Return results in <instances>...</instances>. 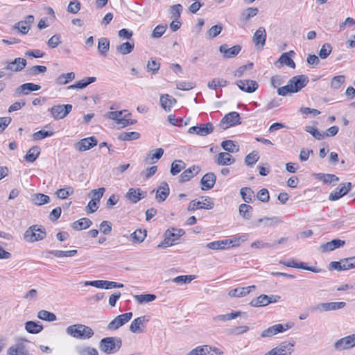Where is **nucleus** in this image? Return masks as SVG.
<instances>
[{"mask_svg":"<svg viewBox=\"0 0 355 355\" xmlns=\"http://www.w3.org/2000/svg\"><path fill=\"white\" fill-rule=\"evenodd\" d=\"M309 83V78L305 75L293 76L289 80L288 84L277 89V94L280 96H286L288 93H295L300 91Z\"/></svg>","mask_w":355,"mask_h":355,"instance_id":"1","label":"nucleus"},{"mask_svg":"<svg viewBox=\"0 0 355 355\" xmlns=\"http://www.w3.org/2000/svg\"><path fill=\"white\" fill-rule=\"evenodd\" d=\"M66 332L78 339H88L94 335V331L89 327L81 324L69 326L66 329Z\"/></svg>","mask_w":355,"mask_h":355,"instance_id":"2","label":"nucleus"},{"mask_svg":"<svg viewBox=\"0 0 355 355\" xmlns=\"http://www.w3.org/2000/svg\"><path fill=\"white\" fill-rule=\"evenodd\" d=\"M122 341L119 337H106L103 338L99 343L100 349L107 354H114L121 347Z\"/></svg>","mask_w":355,"mask_h":355,"instance_id":"3","label":"nucleus"},{"mask_svg":"<svg viewBox=\"0 0 355 355\" xmlns=\"http://www.w3.org/2000/svg\"><path fill=\"white\" fill-rule=\"evenodd\" d=\"M46 236L45 228L33 225L28 227L24 234V239L30 243L39 241Z\"/></svg>","mask_w":355,"mask_h":355,"instance_id":"4","label":"nucleus"},{"mask_svg":"<svg viewBox=\"0 0 355 355\" xmlns=\"http://www.w3.org/2000/svg\"><path fill=\"white\" fill-rule=\"evenodd\" d=\"M184 234L183 230L173 229V231L169 230L165 232V239L162 243L157 245L158 248L171 246L174 244L175 240L179 239Z\"/></svg>","mask_w":355,"mask_h":355,"instance_id":"5","label":"nucleus"},{"mask_svg":"<svg viewBox=\"0 0 355 355\" xmlns=\"http://www.w3.org/2000/svg\"><path fill=\"white\" fill-rule=\"evenodd\" d=\"M240 119L241 117L238 112H230L222 119L220 123V126L223 130H226L230 127L241 124V121Z\"/></svg>","mask_w":355,"mask_h":355,"instance_id":"6","label":"nucleus"},{"mask_svg":"<svg viewBox=\"0 0 355 355\" xmlns=\"http://www.w3.org/2000/svg\"><path fill=\"white\" fill-rule=\"evenodd\" d=\"M355 346V334L349 335L340 339H338L334 344L335 349L343 351L351 349Z\"/></svg>","mask_w":355,"mask_h":355,"instance_id":"7","label":"nucleus"},{"mask_svg":"<svg viewBox=\"0 0 355 355\" xmlns=\"http://www.w3.org/2000/svg\"><path fill=\"white\" fill-rule=\"evenodd\" d=\"M293 343L282 342L277 347L272 348L264 355H291L293 352Z\"/></svg>","mask_w":355,"mask_h":355,"instance_id":"8","label":"nucleus"},{"mask_svg":"<svg viewBox=\"0 0 355 355\" xmlns=\"http://www.w3.org/2000/svg\"><path fill=\"white\" fill-rule=\"evenodd\" d=\"M72 110L71 104L56 105L50 109L52 116L56 119H64Z\"/></svg>","mask_w":355,"mask_h":355,"instance_id":"9","label":"nucleus"},{"mask_svg":"<svg viewBox=\"0 0 355 355\" xmlns=\"http://www.w3.org/2000/svg\"><path fill=\"white\" fill-rule=\"evenodd\" d=\"M132 318V313L128 312L116 316L107 325V329L116 330Z\"/></svg>","mask_w":355,"mask_h":355,"instance_id":"10","label":"nucleus"},{"mask_svg":"<svg viewBox=\"0 0 355 355\" xmlns=\"http://www.w3.org/2000/svg\"><path fill=\"white\" fill-rule=\"evenodd\" d=\"M292 326V324L288 323L284 324H277L263 330L261 334V336L262 338L270 337L272 336L276 335L278 333L284 332L285 331L291 329Z\"/></svg>","mask_w":355,"mask_h":355,"instance_id":"11","label":"nucleus"},{"mask_svg":"<svg viewBox=\"0 0 355 355\" xmlns=\"http://www.w3.org/2000/svg\"><path fill=\"white\" fill-rule=\"evenodd\" d=\"M98 141L95 137H89L80 139L74 144V148L79 152L86 151L96 146Z\"/></svg>","mask_w":355,"mask_h":355,"instance_id":"12","label":"nucleus"},{"mask_svg":"<svg viewBox=\"0 0 355 355\" xmlns=\"http://www.w3.org/2000/svg\"><path fill=\"white\" fill-rule=\"evenodd\" d=\"M214 125L211 123H206L200 125L192 126L189 129V133L196 134L200 136H207L214 130Z\"/></svg>","mask_w":355,"mask_h":355,"instance_id":"13","label":"nucleus"},{"mask_svg":"<svg viewBox=\"0 0 355 355\" xmlns=\"http://www.w3.org/2000/svg\"><path fill=\"white\" fill-rule=\"evenodd\" d=\"M241 50L240 45H235L232 47H229L226 44L219 46V52L223 53L225 59H230L236 57Z\"/></svg>","mask_w":355,"mask_h":355,"instance_id":"14","label":"nucleus"},{"mask_svg":"<svg viewBox=\"0 0 355 355\" xmlns=\"http://www.w3.org/2000/svg\"><path fill=\"white\" fill-rule=\"evenodd\" d=\"M214 206V203L210 200L209 197H206L203 202L192 200L187 208L189 211H193L198 209H211Z\"/></svg>","mask_w":355,"mask_h":355,"instance_id":"15","label":"nucleus"},{"mask_svg":"<svg viewBox=\"0 0 355 355\" xmlns=\"http://www.w3.org/2000/svg\"><path fill=\"white\" fill-rule=\"evenodd\" d=\"M346 303L344 302H323L318 304L315 309L320 311H329L341 309L344 308Z\"/></svg>","mask_w":355,"mask_h":355,"instance_id":"16","label":"nucleus"},{"mask_svg":"<svg viewBox=\"0 0 355 355\" xmlns=\"http://www.w3.org/2000/svg\"><path fill=\"white\" fill-rule=\"evenodd\" d=\"M345 244V241L339 239H333L331 241L322 243L320 245V250L323 252L333 251L337 248L343 247Z\"/></svg>","mask_w":355,"mask_h":355,"instance_id":"17","label":"nucleus"},{"mask_svg":"<svg viewBox=\"0 0 355 355\" xmlns=\"http://www.w3.org/2000/svg\"><path fill=\"white\" fill-rule=\"evenodd\" d=\"M41 89V86L32 83L22 84L15 89L17 96L28 95L31 92L38 91Z\"/></svg>","mask_w":355,"mask_h":355,"instance_id":"18","label":"nucleus"},{"mask_svg":"<svg viewBox=\"0 0 355 355\" xmlns=\"http://www.w3.org/2000/svg\"><path fill=\"white\" fill-rule=\"evenodd\" d=\"M239 89L247 93H252L258 89V83L251 80H240L236 82Z\"/></svg>","mask_w":355,"mask_h":355,"instance_id":"19","label":"nucleus"},{"mask_svg":"<svg viewBox=\"0 0 355 355\" xmlns=\"http://www.w3.org/2000/svg\"><path fill=\"white\" fill-rule=\"evenodd\" d=\"M170 193V188L167 182H162L156 190L155 199L158 202H164Z\"/></svg>","mask_w":355,"mask_h":355,"instance_id":"20","label":"nucleus"},{"mask_svg":"<svg viewBox=\"0 0 355 355\" xmlns=\"http://www.w3.org/2000/svg\"><path fill=\"white\" fill-rule=\"evenodd\" d=\"M253 42L259 48H263L266 43V32L263 27H259L253 35Z\"/></svg>","mask_w":355,"mask_h":355,"instance_id":"21","label":"nucleus"},{"mask_svg":"<svg viewBox=\"0 0 355 355\" xmlns=\"http://www.w3.org/2000/svg\"><path fill=\"white\" fill-rule=\"evenodd\" d=\"M26 65V60L21 58H17L14 61L9 62L6 67V69L18 72L21 71Z\"/></svg>","mask_w":355,"mask_h":355,"instance_id":"22","label":"nucleus"},{"mask_svg":"<svg viewBox=\"0 0 355 355\" xmlns=\"http://www.w3.org/2000/svg\"><path fill=\"white\" fill-rule=\"evenodd\" d=\"M200 171L199 166L193 165L189 168L186 169L180 176V182H184L189 181L193 177L196 175Z\"/></svg>","mask_w":355,"mask_h":355,"instance_id":"23","label":"nucleus"},{"mask_svg":"<svg viewBox=\"0 0 355 355\" xmlns=\"http://www.w3.org/2000/svg\"><path fill=\"white\" fill-rule=\"evenodd\" d=\"M216 180V177L214 173H206L201 179L200 183L203 186L204 189H211L214 187Z\"/></svg>","mask_w":355,"mask_h":355,"instance_id":"24","label":"nucleus"},{"mask_svg":"<svg viewBox=\"0 0 355 355\" xmlns=\"http://www.w3.org/2000/svg\"><path fill=\"white\" fill-rule=\"evenodd\" d=\"M196 351L198 355H221L223 352L216 347H211L209 345L197 347Z\"/></svg>","mask_w":355,"mask_h":355,"instance_id":"25","label":"nucleus"},{"mask_svg":"<svg viewBox=\"0 0 355 355\" xmlns=\"http://www.w3.org/2000/svg\"><path fill=\"white\" fill-rule=\"evenodd\" d=\"M164 154V149L162 148H157L153 151L149 152L146 157L144 161L146 164H151L159 159Z\"/></svg>","mask_w":355,"mask_h":355,"instance_id":"26","label":"nucleus"},{"mask_svg":"<svg viewBox=\"0 0 355 355\" xmlns=\"http://www.w3.org/2000/svg\"><path fill=\"white\" fill-rule=\"evenodd\" d=\"M348 193V189H345V184H340L339 186L329 193V200L335 201Z\"/></svg>","mask_w":355,"mask_h":355,"instance_id":"27","label":"nucleus"},{"mask_svg":"<svg viewBox=\"0 0 355 355\" xmlns=\"http://www.w3.org/2000/svg\"><path fill=\"white\" fill-rule=\"evenodd\" d=\"M234 162L235 159L227 152L220 153L216 159V163L221 166L230 165Z\"/></svg>","mask_w":355,"mask_h":355,"instance_id":"28","label":"nucleus"},{"mask_svg":"<svg viewBox=\"0 0 355 355\" xmlns=\"http://www.w3.org/2000/svg\"><path fill=\"white\" fill-rule=\"evenodd\" d=\"M142 191L140 189L130 188L126 193V198L133 203H137L146 196H141Z\"/></svg>","mask_w":355,"mask_h":355,"instance_id":"29","label":"nucleus"},{"mask_svg":"<svg viewBox=\"0 0 355 355\" xmlns=\"http://www.w3.org/2000/svg\"><path fill=\"white\" fill-rule=\"evenodd\" d=\"M176 99L168 94L162 95L160 96L161 106L166 111H170L172 106L176 103Z\"/></svg>","mask_w":355,"mask_h":355,"instance_id":"30","label":"nucleus"},{"mask_svg":"<svg viewBox=\"0 0 355 355\" xmlns=\"http://www.w3.org/2000/svg\"><path fill=\"white\" fill-rule=\"evenodd\" d=\"M92 225V221L90 219L87 218H83L80 220L73 222L71 225V227L74 230L80 231L89 227Z\"/></svg>","mask_w":355,"mask_h":355,"instance_id":"31","label":"nucleus"},{"mask_svg":"<svg viewBox=\"0 0 355 355\" xmlns=\"http://www.w3.org/2000/svg\"><path fill=\"white\" fill-rule=\"evenodd\" d=\"M148 320L146 318V316H141L135 319L130 325V331L133 333H140L142 330L140 329V326L143 325L144 322H148Z\"/></svg>","mask_w":355,"mask_h":355,"instance_id":"32","label":"nucleus"},{"mask_svg":"<svg viewBox=\"0 0 355 355\" xmlns=\"http://www.w3.org/2000/svg\"><path fill=\"white\" fill-rule=\"evenodd\" d=\"M252 288H255V286H250L248 287L243 288H236L231 290L229 292V295L231 297H241L245 296L247 294L250 293Z\"/></svg>","mask_w":355,"mask_h":355,"instance_id":"33","label":"nucleus"},{"mask_svg":"<svg viewBox=\"0 0 355 355\" xmlns=\"http://www.w3.org/2000/svg\"><path fill=\"white\" fill-rule=\"evenodd\" d=\"M294 54H295V53L293 51H290L289 52L284 53L280 56V58L279 59V62H280V63L284 64L288 67H290L292 69H295V64L294 61L293 60V59L290 57V55H292Z\"/></svg>","mask_w":355,"mask_h":355,"instance_id":"34","label":"nucleus"},{"mask_svg":"<svg viewBox=\"0 0 355 355\" xmlns=\"http://www.w3.org/2000/svg\"><path fill=\"white\" fill-rule=\"evenodd\" d=\"M269 304H270V301L268 300V295L264 294L254 298L250 303L253 307L265 306Z\"/></svg>","mask_w":355,"mask_h":355,"instance_id":"35","label":"nucleus"},{"mask_svg":"<svg viewBox=\"0 0 355 355\" xmlns=\"http://www.w3.org/2000/svg\"><path fill=\"white\" fill-rule=\"evenodd\" d=\"M146 237V230L137 229L130 234L131 241L133 243H141Z\"/></svg>","mask_w":355,"mask_h":355,"instance_id":"36","label":"nucleus"},{"mask_svg":"<svg viewBox=\"0 0 355 355\" xmlns=\"http://www.w3.org/2000/svg\"><path fill=\"white\" fill-rule=\"evenodd\" d=\"M40 154V148L35 146L31 148L27 152L26 155L24 157L26 161L28 162H33L36 160L38 156Z\"/></svg>","mask_w":355,"mask_h":355,"instance_id":"37","label":"nucleus"},{"mask_svg":"<svg viewBox=\"0 0 355 355\" xmlns=\"http://www.w3.org/2000/svg\"><path fill=\"white\" fill-rule=\"evenodd\" d=\"M110 40L106 37H101L98 40V51L100 54L105 55L110 49Z\"/></svg>","mask_w":355,"mask_h":355,"instance_id":"38","label":"nucleus"},{"mask_svg":"<svg viewBox=\"0 0 355 355\" xmlns=\"http://www.w3.org/2000/svg\"><path fill=\"white\" fill-rule=\"evenodd\" d=\"M26 330L31 334H38L42 329L43 327L40 322H35L33 321H28L25 323Z\"/></svg>","mask_w":355,"mask_h":355,"instance_id":"39","label":"nucleus"},{"mask_svg":"<svg viewBox=\"0 0 355 355\" xmlns=\"http://www.w3.org/2000/svg\"><path fill=\"white\" fill-rule=\"evenodd\" d=\"M47 69L45 66L42 65H35L31 67H28L26 70V74L27 76H34L40 73H43L46 71Z\"/></svg>","mask_w":355,"mask_h":355,"instance_id":"40","label":"nucleus"},{"mask_svg":"<svg viewBox=\"0 0 355 355\" xmlns=\"http://www.w3.org/2000/svg\"><path fill=\"white\" fill-rule=\"evenodd\" d=\"M304 130L311 134L313 137H315L318 140H322L325 137L329 136V134H325V132H320L317 128L310 125L305 126Z\"/></svg>","mask_w":355,"mask_h":355,"instance_id":"41","label":"nucleus"},{"mask_svg":"<svg viewBox=\"0 0 355 355\" xmlns=\"http://www.w3.org/2000/svg\"><path fill=\"white\" fill-rule=\"evenodd\" d=\"M222 148L227 153H236L239 150V146L232 140H225L221 143Z\"/></svg>","mask_w":355,"mask_h":355,"instance_id":"42","label":"nucleus"},{"mask_svg":"<svg viewBox=\"0 0 355 355\" xmlns=\"http://www.w3.org/2000/svg\"><path fill=\"white\" fill-rule=\"evenodd\" d=\"M134 47V43L126 42L117 46L116 51L122 55H126L131 53L133 51Z\"/></svg>","mask_w":355,"mask_h":355,"instance_id":"43","label":"nucleus"},{"mask_svg":"<svg viewBox=\"0 0 355 355\" xmlns=\"http://www.w3.org/2000/svg\"><path fill=\"white\" fill-rule=\"evenodd\" d=\"M252 209V207L247 204H241L239 208V214L245 220L251 218Z\"/></svg>","mask_w":355,"mask_h":355,"instance_id":"44","label":"nucleus"},{"mask_svg":"<svg viewBox=\"0 0 355 355\" xmlns=\"http://www.w3.org/2000/svg\"><path fill=\"white\" fill-rule=\"evenodd\" d=\"M240 194L242 199L247 203L252 202L254 191L250 187H243L240 190Z\"/></svg>","mask_w":355,"mask_h":355,"instance_id":"45","label":"nucleus"},{"mask_svg":"<svg viewBox=\"0 0 355 355\" xmlns=\"http://www.w3.org/2000/svg\"><path fill=\"white\" fill-rule=\"evenodd\" d=\"M140 137V134L137 132H121L118 139L121 141H132L136 140Z\"/></svg>","mask_w":355,"mask_h":355,"instance_id":"46","label":"nucleus"},{"mask_svg":"<svg viewBox=\"0 0 355 355\" xmlns=\"http://www.w3.org/2000/svg\"><path fill=\"white\" fill-rule=\"evenodd\" d=\"M228 82L223 78H214L208 83V87L211 89H217L218 87H223L227 85Z\"/></svg>","mask_w":355,"mask_h":355,"instance_id":"47","label":"nucleus"},{"mask_svg":"<svg viewBox=\"0 0 355 355\" xmlns=\"http://www.w3.org/2000/svg\"><path fill=\"white\" fill-rule=\"evenodd\" d=\"M75 78V73L73 72H69L67 73H62L57 78V83L59 85H66L69 81Z\"/></svg>","mask_w":355,"mask_h":355,"instance_id":"48","label":"nucleus"},{"mask_svg":"<svg viewBox=\"0 0 355 355\" xmlns=\"http://www.w3.org/2000/svg\"><path fill=\"white\" fill-rule=\"evenodd\" d=\"M318 178L322 180L324 183L331 184L332 182H336L339 180L338 177L334 174H323L318 173L317 174Z\"/></svg>","mask_w":355,"mask_h":355,"instance_id":"49","label":"nucleus"},{"mask_svg":"<svg viewBox=\"0 0 355 355\" xmlns=\"http://www.w3.org/2000/svg\"><path fill=\"white\" fill-rule=\"evenodd\" d=\"M37 317L40 320H46L48 322H53L56 320V315L51 312L46 310H41L37 313Z\"/></svg>","mask_w":355,"mask_h":355,"instance_id":"50","label":"nucleus"},{"mask_svg":"<svg viewBox=\"0 0 355 355\" xmlns=\"http://www.w3.org/2000/svg\"><path fill=\"white\" fill-rule=\"evenodd\" d=\"M135 299L140 304L153 302L156 299V295L154 294H141L136 295Z\"/></svg>","mask_w":355,"mask_h":355,"instance_id":"51","label":"nucleus"},{"mask_svg":"<svg viewBox=\"0 0 355 355\" xmlns=\"http://www.w3.org/2000/svg\"><path fill=\"white\" fill-rule=\"evenodd\" d=\"M184 168L185 164L182 160H175L171 164V173L173 175H175Z\"/></svg>","mask_w":355,"mask_h":355,"instance_id":"52","label":"nucleus"},{"mask_svg":"<svg viewBox=\"0 0 355 355\" xmlns=\"http://www.w3.org/2000/svg\"><path fill=\"white\" fill-rule=\"evenodd\" d=\"M257 8H248L244 10L241 17V19L243 21H248L251 17L256 16L258 13Z\"/></svg>","mask_w":355,"mask_h":355,"instance_id":"53","label":"nucleus"},{"mask_svg":"<svg viewBox=\"0 0 355 355\" xmlns=\"http://www.w3.org/2000/svg\"><path fill=\"white\" fill-rule=\"evenodd\" d=\"M227 245V241L220 240L210 242L206 245V247L211 250H224Z\"/></svg>","mask_w":355,"mask_h":355,"instance_id":"54","label":"nucleus"},{"mask_svg":"<svg viewBox=\"0 0 355 355\" xmlns=\"http://www.w3.org/2000/svg\"><path fill=\"white\" fill-rule=\"evenodd\" d=\"M7 355H26V353L21 345H15L9 348Z\"/></svg>","mask_w":355,"mask_h":355,"instance_id":"55","label":"nucleus"},{"mask_svg":"<svg viewBox=\"0 0 355 355\" xmlns=\"http://www.w3.org/2000/svg\"><path fill=\"white\" fill-rule=\"evenodd\" d=\"M33 200L35 205H42L48 203L50 200V198L49 196L45 194L37 193L33 196Z\"/></svg>","mask_w":355,"mask_h":355,"instance_id":"56","label":"nucleus"},{"mask_svg":"<svg viewBox=\"0 0 355 355\" xmlns=\"http://www.w3.org/2000/svg\"><path fill=\"white\" fill-rule=\"evenodd\" d=\"M160 67V63L155 59L150 58L146 68L148 71L151 72L153 74H156Z\"/></svg>","mask_w":355,"mask_h":355,"instance_id":"57","label":"nucleus"},{"mask_svg":"<svg viewBox=\"0 0 355 355\" xmlns=\"http://www.w3.org/2000/svg\"><path fill=\"white\" fill-rule=\"evenodd\" d=\"M50 253L56 257H73L77 253V250H68V251L52 250L50 252Z\"/></svg>","mask_w":355,"mask_h":355,"instance_id":"58","label":"nucleus"},{"mask_svg":"<svg viewBox=\"0 0 355 355\" xmlns=\"http://www.w3.org/2000/svg\"><path fill=\"white\" fill-rule=\"evenodd\" d=\"M73 193V189L71 187H67L64 189H58L55 195L58 198L66 199L68 196Z\"/></svg>","mask_w":355,"mask_h":355,"instance_id":"59","label":"nucleus"},{"mask_svg":"<svg viewBox=\"0 0 355 355\" xmlns=\"http://www.w3.org/2000/svg\"><path fill=\"white\" fill-rule=\"evenodd\" d=\"M182 10V6L181 4H175L171 7L170 13L171 17L174 18L175 20H178L180 17V15Z\"/></svg>","mask_w":355,"mask_h":355,"instance_id":"60","label":"nucleus"},{"mask_svg":"<svg viewBox=\"0 0 355 355\" xmlns=\"http://www.w3.org/2000/svg\"><path fill=\"white\" fill-rule=\"evenodd\" d=\"M194 279L192 275H180L172 279V282L178 284H184L191 282Z\"/></svg>","mask_w":355,"mask_h":355,"instance_id":"61","label":"nucleus"},{"mask_svg":"<svg viewBox=\"0 0 355 355\" xmlns=\"http://www.w3.org/2000/svg\"><path fill=\"white\" fill-rule=\"evenodd\" d=\"M331 45L329 43H325L324 44H323V46H322L319 51V56L322 59H325L329 55V54L331 52Z\"/></svg>","mask_w":355,"mask_h":355,"instance_id":"62","label":"nucleus"},{"mask_svg":"<svg viewBox=\"0 0 355 355\" xmlns=\"http://www.w3.org/2000/svg\"><path fill=\"white\" fill-rule=\"evenodd\" d=\"M345 77L343 75L334 76L331 82V86L334 89H338L345 83Z\"/></svg>","mask_w":355,"mask_h":355,"instance_id":"63","label":"nucleus"},{"mask_svg":"<svg viewBox=\"0 0 355 355\" xmlns=\"http://www.w3.org/2000/svg\"><path fill=\"white\" fill-rule=\"evenodd\" d=\"M166 28H167V26L165 25H158L157 26L153 33H152V35H151V37L153 38H159L166 31Z\"/></svg>","mask_w":355,"mask_h":355,"instance_id":"64","label":"nucleus"}]
</instances>
